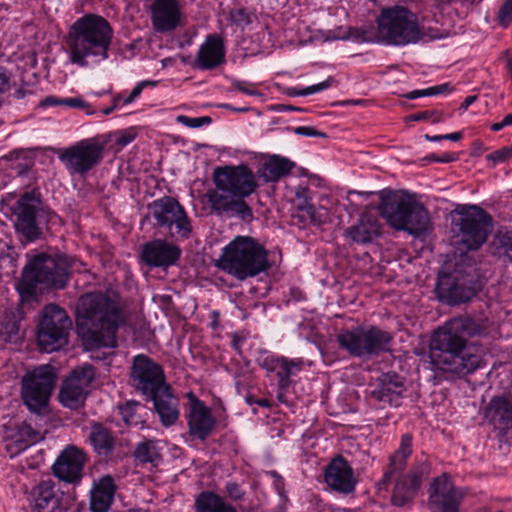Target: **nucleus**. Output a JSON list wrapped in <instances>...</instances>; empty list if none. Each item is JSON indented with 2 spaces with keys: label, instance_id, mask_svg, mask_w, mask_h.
Segmentation results:
<instances>
[{
  "label": "nucleus",
  "instance_id": "nucleus-1",
  "mask_svg": "<svg viewBox=\"0 0 512 512\" xmlns=\"http://www.w3.org/2000/svg\"><path fill=\"white\" fill-rule=\"evenodd\" d=\"M485 333L483 321L469 316L446 322L431 339L429 358L432 369L456 376L473 373L480 367L482 357L467 339Z\"/></svg>",
  "mask_w": 512,
  "mask_h": 512
},
{
  "label": "nucleus",
  "instance_id": "nucleus-2",
  "mask_svg": "<svg viewBox=\"0 0 512 512\" xmlns=\"http://www.w3.org/2000/svg\"><path fill=\"white\" fill-rule=\"evenodd\" d=\"M76 327L87 350L117 346V331L126 315L114 292H90L77 302Z\"/></svg>",
  "mask_w": 512,
  "mask_h": 512
},
{
  "label": "nucleus",
  "instance_id": "nucleus-3",
  "mask_svg": "<svg viewBox=\"0 0 512 512\" xmlns=\"http://www.w3.org/2000/svg\"><path fill=\"white\" fill-rule=\"evenodd\" d=\"M212 179L215 187L205 193L211 213L251 221L253 212L245 198L254 193L258 186L253 171L244 164L218 166L213 171Z\"/></svg>",
  "mask_w": 512,
  "mask_h": 512
},
{
  "label": "nucleus",
  "instance_id": "nucleus-4",
  "mask_svg": "<svg viewBox=\"0 0 512 512\" xmlns=\"http://www.w3.org/2000/svg\"><path fill=\"white\" fill-rule=\"evenodd\" d=\"M113 34L110 23L100 15L90 13L78 18L65 37L69 61L79 67H87L88 58L106 60Z\"/></svg>",
  "mask_w": 512,
  "mask_h": 512
},
{
  "label": "nucleus",
  "instance_id": "nucleus-5",
  "mask_svg": "<svg viewBox=\"0 0 512 512\" xmlns=\"http://www.w3.org/2000/svg\"><path fill=\"white\" fill-rule=\"evenodd\" d=\"M412 441L411 433L401 436L399 447L389 457V464L379 482L380 486L387 488L392 477L398 475L391 495V504L395 507L410 505L418 494L423 480L430 474V466L425 461L415 463L406 474H402L413 451Z\"/></svg>",
  "mask_w": 512,
  "mask_h": 512
},
{
  "label": "nucleus",
  "instance_id": "nucleus-6",
  "mask_svg": "<svg viewBox=\"0 0 512 512\" xmlns=\"http://www.w3.org/2000/svg\"><path fill=\"white\" fill-rule=\"evenodd\" d=\"M217 266L243 281L271 268L268 251L250 236H237L223 248Z\"/></svg>",
  "mask_w": 512,
  "mask_h": 512
},
{
  "label": "nucleus",
  "instance_id": "nucleus-7",
  "mask_svg": "<svg viewBox=\"0 0 512 512\" xmlns=\"http://www.w3.org/2000/svg\"><path fill=\"white\" fill-rule=\"evenodd\" d=\"M380 198L379 214L391 227L415 236L428 231L430 219L423 205L398 191H382Z\"/></svg>",
  "mask_w": 512,
  "mask_h": 512
},
{
  "label": "nucleus",
  "instance_id": "nucleus-8",
  "mask_svg": "<svg viewBox=\"0 0 512 512\" xmlns=\"http://www.w3.org/2000/svg\"><path fill=\"white\" fill-rule=\"evenodd\" d=\"M376 23L377 40L387 45L415 44L425 35L417 15L401 5L382 9Z\"/></svg>",
  "mask_w": 512,
  "mask_h": 512
},
{
  "label": "nucleus",
  "instance_id": "nucleus-9",
  "mask_svg": "<svg viewBox=\"0 0 512 512\" xmlns=\"http://www.w3.org/2000/svg\"><path fill=\"white\" fill-rule=\"evenodd\" d=\"M452 220L454 243L461 252L477 251L487 241L493 229V218L477 205L456 209Z\"/></svg>",
  "mask_w": 512,
  "mask_h": 512
},
{
  "label": "nucleus",
  "instance_id": "nucleus-10",
  "mask_svg": "<svg viewBox=\"0 0 512 512\" xmlns=\"http://www.w3.org/2000/svg\"><path fill=\"white\" fill-rule=\"evenodd\" d=\"M336 341L339 348L350 356L371 359L391 351L393 336L375 325H358L351 329H342L336 335Z\"/></svg>",
  "mask_w": 512,
  "mask_h": 512
},
{
  "label": "nucleus",
  "instance_id": "nucleus-11",
  "mask_svg": "<svg viewBox=\"0 0 512 512\" xmlns=\"http://www.w3.org/2000/svg\"><path fill=\"white\" fill-rule=\"evenodd\" d=\"M70 263L66 256L36 255L24 267L22 285L27 293H33L37 286L46 289H63L69 279Z\"/></svg>",
  "mask_w": 512,
  "mask_h": 512
},
{
  "label": "nucleus",
  "instance_id": "nucleus-12",
  "mask_svg": "<svg viewBox=\"0 0 512 512\" xmlns=\"http://www.w3.org/2000/svg\"><path fill=\"white\" fill-rule=\"evenodd\" d=\"M40 195L35 190L24 192L15 202L12 214L14 227L25 242H33L42 236V226L53 222L57 215L49 208L40 207Z\"/></svg>",
  "mask_w": 512,
  "mask_h": 512
},
{
  "label": "nucleus",
  "instance_id": "nucleus-13",
  "mask_svg": "<svg viewBox=\"0 0 512 512\" xmlns=\"http://www.w3.org/2000/svg\"><path fill=\"white\" fill-rule=\"evenodd\" d=\"M71 328L72 321L63 308L46 305L37 325L36 340L40 350L51 353L67 345Z\"/></svg>",
  "mask_w": 512,
  "mask_h": 512
},
{
  "label": "nucleus",
  "instance_id": "nucleus-14",
  "mask_svg": "<svg viewBox=\"0 0 512 512\" xmlns=\"http://www.w3.org/2000/svg\"><path fill=\"white\" fill-rule=\"evenodd\" d=\"M154 226L165 229L171 237L188 239L192 234V224L184 207L177 199L163 196L148 205Z\"/></svg>",
  "mask_w": 512,
  "mask_h": 512
},
{
  "label": "nucleus",
  "instance_id": "nucleus-15",
  "mask_svg": "<svg viewBox=\"0 0 512 512\" xmlns=\"http://www.w3.org/2000/svg\"><path fill=\"white\" fill-rule=\"evenodd\" d=\"M105 143L98 138H87L59 149V160L70 175L85 176L101 163L104 158Z\"/></svg>",
  "mask_w": 512,
  "mask_h": 512
},
{
  "label": "nucleus",
  "instance_id": "nucleus-16",
  "mask_svg": "<svg viewBox=\"0 0 512 512\" xmlns=\"http://www.w3.org/2000/svg\"><path fill=\"white\" fill-rule=\"evenodd\" d=\"M55 383V374L49 366L34 369L22 378L21 397L32 412L47 406Z\"/></svg>",
  "mask_w": 512,
  "mask_h": 512
},
{
  "label": "nucleus",
  "instance_id": "nucleus-17",
  "mask_svg": "<svg viewBox=\"0 0 512 512\" xmlns=\"http://www.w3.org/2000/svg\"><path fill=\"white\" fill-rule=\"evenodd\" d=\"M130 380L133 387L149 396L168 385L163 367L145 354L133 357L130 368Z\"/></svg>",
  "mask_w": 512,
  "mask_h": 512
},
{
  "label": "nucleus",
  "instance_id": "nucleus-18",
  "mask_svg": "<svg viewBox=\"0 0 512 512\" xmlns=\"http://www.w3.org/2000/svg\"><path fill=\"white\" fill-rule=\"evenodd\" d=\"M463 497V492L443 474L430 484L428 506L431 512H459Z\"/></svg>",
  "mask_w": 512,
  "mask_h": 512
},
{
  "label": "nucleus",
  "instance_id": "nucleus-19",
  "mask_svg": "<svg viewBox=\"0 0 512 512\" xmlns=\"http://www.w3.org/2000/svg\"><path fill=\"white\" fill-rule=\"evenodd\" d=\"M95 378L92 365H86L80 369H75L70 376L63 382L60 392V402L70 409H77L83 403L87 395L86 389Z\"/></svg>",
  "mask_w": 512,
  "mask_h": 512
},
{
  "label": "nucleus",
  "instance_id": "nucleus-20",
  "mask_svg": "<svg viewBox=\"0 0 512 512\" xmlns=\"http://www.w3.org/2000/svg\"><path fill=\"white\" fill-rule=\"evenodd\" d=\"M369 397L381 407H399L406 391L403 377L393 371L381 373L371 384Z\"/></svg>",
  "mask_w": 512,
  "mask_h": 512
},
{
  "label": "nucleus",
  "instance_id": "nucleus-21",
  "mask_svg": "<svg viewBox=\"0 0 512 512\" xmlns=\"http://www.w3.org/2000/svg\"><path fill=\"white\" fill-rule=\"evenodd\" d=\"M87 460V455L82 449L69 445L62 450L53 464V474L61 481L78 484L83 478V469Z\"/></svg>",
  "mask_w": 512,
  "mask_h": 512
},
{
  "label": "nucleus",
  "instance_id": "nucleus-22",
  "mask_svg": "<svg viewBox=\"0 0 512 512\" xmlns=\"http://www.w3.org/2000/svg\"><path fill=\"white\" fill-rule=\"evenodd\" d=\"M179 246L163 239H155L142 245L141 261L150 268H168L177 263L181 256Z\"/></svg>",
  "mask_w": 512,
  "mask_h": 512
},
{
  "label": "nucleus",
  "instance_id": "nucleus-23",
  "mask_svg": "<svg viewBox=\"0 0 512 512\" xmlns=\"http://www.w3.org/2000/svg\"><path fill=\"white\" fill-rule=\"evenodd\" d=\"M189 413L187 415V424L190 436L205 441L212 433L216 420L211 414L204 402L198 399L193 393L188 394Z\"/></svg>",
  "mask_w": 512,
  "mask_h": 512
},
{
  "label": "nucleus",
  "instance_id": "nucleus-24",
  "mask_svg": "<svg viewBox=\"0 0 512 512\" xmlns=\"http://www.w3.org/2000/svg\"><path fill=\"white\" fill-rule=\"evenodd\" d=\"M435 292L440 301L449 305H458L471 300L476 291L465 283L464 279H458L451 274L439 275Z\"/></svg>",
  "mask_w": 512,
  "mask_h": 512
},
{
  "label": "nucleus",
  "instance_id": "nucleus-25",
  "mask_svg": "<svg viewBox=\"0 0 512 512\" xmlns=\"http://www.w3.org/2000/svg\"><path fill=\"white\" fill-rule=\"evenodd\" d=\"M324 481L331 489L343 494L352 493L357 484L352 467L342 455H337L325 467Z\"/></svg>",
  "mask_w": 512,
  "mask_h": 512
},
{
  "label": "nucleus",
  "instance_id": "nucleus-26",
  "mask_svg": "<svg viewBox=\"0 0 512 512\" xmlns=\"http://www.w3.org/2000/svg\"><path fill=\"white\" fill-rule=\"evenodd\" d=\"M224 40L218 34H209L200 45L194 67L199 70H213L225 63Z\"/></svg>",
  "mask_w": 512,
  "mask_h": 512
},
{
  "label": "nucleus",
  "instance_id": "nucleus-27",
  "mask_svg": "<svg viewBox=\"0 0 512 512\" xmlns=\"http://www.w3.org/2000/svg\"><path fill=\"white\" fill-rule=\"evenodd\" d=\"M35 512H66L67 504L56 490L52 480H43L32 490Z\"/></svg>",
  "mask_w": 512,
  "mask_h": 512
},
{
  "label": "nucleus",
  "instance_id": "nucleus-28",
  "mask_svg": "<svg viewBox=\"0 0 512 512\" xmlns=\"http://www.w3.org/2000/svg\"><path fill=\"white\" fill-rule=\"evenodd\" d=\"M483 415L487 422L502 434L512 429V403L504 396L492 397L485 406Z\"/></svg>",
  "mask_w": 512,
  "mask_h": 512
},
{
  "label": "nucleus",
  "instance_id": "nucleus-29",
  "mask_svg": "<svg viewBox=\"0 0 512 512\" xmlns=\"http://www.w3.org/2000/svg\"><path fill=\"white\" fill-rule=\"evenodd\" d=\"M151 15L156 31H172L180 22L179 3L177 0H154L151 6Z\"/></svg>",
  "mask_w": 512,
  "mask_h": 512
},
{
  "label": "nucleus",
  "instance_id": "nucleus-30",
  "mask_svg": "<svg viewBox=\"0 0 512 512\" xmlns=\"http://www.w3.org/2000/svg\"><path fill=\"white\" fill-rule=\"evenodd\" d=\"M152 401L155 411L159 415L163 426L170 427L179 419V400L173 394L169 385L159 389L155 394L148 396Z\"/></svg>",
  "mask_w": 512,
  "mask_h": 512
},
{
  "label": "nucleus",
  "instance_id": "nucleus-31",
  "mask_svg": "<svg viewBox=\"0 0 512 512\" xmlns=\"http://www.w3.org/2000/svg\"><path fill=\"white\" fill-rule=\"evenodd\" d=\"M301 360H289L283 356H267L263 359L261 366L267 372H274L277 377L278 390L287 391L292 381L291 376L301 370Z\"/></svg>",
  "mask_w": 512,
  "mask_h": 512
},
{
  "label": "nucleus",
  "instance_id": "nucleus-32",
  "mask_svg": "<svg viewBox=\"0 0 512 512\" xmlns=\"http://www.w3.org/2000/svg\"><path fill=\"white\" fill-rule=\"evenodd\" d=\"M114 479L104 475L94 482L90 496V509L92 512H107L114 500L116 491Z\"/></svg>",
  "mask_w": 512,
  "mask_h": 512
},
{
  "label": "nucleus",
  "instance_id": "nucleus-33",
  "mask_svg": "<svg viewBox=\"0 0 512 512\" xmlns=\"http://www.w3.org/2000/svg\"><path fill=\"white\" fill-rule=\"evenodd\" d=\"M489 253L504 265L512 263V227H501L494 233Z\"/></svg>",
  "mask_w": 512,
  "mask_h": 512
},
{
  "label": "nucleus",
  "instance_id": "nucleus-34",
  "mask_svg": "<svg viewBox=\"0 0 512 512\" xmlns=\"http://www.w3.org/2000/svg\"><path fill=\"white\" fill-rule=\"evenodd\" d=\"M380 234V225L377 219L368 213L362 214L355 225L346 230V235L356 243L371 242Z\"/></svg>",
  "mask_w": 512,
  "mask_h": 512
},
{
  "label": "nucleus",
  "instance_id": "nucleus-35",
  "mask_svg": "<svg viewBox=\"0 0 512 512\" xmlns=\"http://www.w3.org/2000/svg\"><path fill=\"white\" fill-rule=\"evenodd\" d=\"M89 440L99 456L108 457L114 450L115 437L110 429L100 423L91 426Z\"/></svg>",
  "mask_w": 512,
  "mask_h": 512
},
{
  "label": "nucleus",
  "instance_id": "nucleus-36",
  "mask_svg": "<svg viewBox=\"0 0 512 512\" xmlns=\"http://www.w3.org/2000/svg\"><path fill=\"white\" fill-rule=\"evenodd\" d=\"M196 512H237L235 507L212 491L201 492L195 500Z\"/></svg>",
  "mask_w": 512,
  "mask_h": 512
},
{
  "label": "nucleus",
  "instance_id": "nucleus-37",
  "mask_svg": "<svg viewBox=\"0 0 512 512\" xmlns=\"http://www.w3.org/2000/svg\"><path fill=\"white\" fill-rule=\"evenodd\" d=\"M295 164L288 158L272 155L263 165V176L268 182H276L288 175Z\"/></svg>",
  "mask_w": 512,
  "mask_h": 512
},
{
  "label": "nucleus",
  "instance_id": "nucleus-38",
  "mask_svg": "<svg viewBox=\"0 0 512 512\" xmlns=\"http://www.w3.org/2000/svg\"><path fill=\"white\" fill-rule=\"evenodd\" d=\"M134 457L141 463H154L160 459L159 449L154 440L145 439L137 444Z\"/></svg>",
  "mask_w": 512,
  "mask_h": 512
},
{
  "label": "nucleus",
  "instance_id": "nucleus-39",
  "mask_svg": "<svg viewBox=\"0 0 512 512\" xmlns=\"http://www.w3.org/2000/svg\"><path fill=\"white\" fill-rule=\"evenodd\" d=\"M39 434L34 431L29 425L23 424L19 427L18 432L14 437V445L16 452H20L37 442Z\"/></svg>",
  "mask_w": 512,
  "mask_h": 512
},
{
  "label": "nucleus",
  "instance_id": "nucleus-40",
  "mask_svg": "<svg viewBox=\"0 0 512 512\" xmlns=\"http://www.w3.org/2000/svg\"><path fill=\"white\" fill-rule=\"evenodd\" d=\"M139 403L136 401H128L124 405L119 406V413L123 422L128 426H137L141 420L136 413Z\"/></svg>",
  "mask_w": 512,
  "mask_h": 512
},
{
  "label": "nucleus",
  "instance_id": "nucleus-41",
  "mask_svg": "<svg viewBox=\"0 0 512 512\" xmlns=\"http://www.w3.org/2000/svg\"><path fill=\"white\" fill-rule=\"evenodd\" d=\"M335 83V80L333 77H328L323 82H320L315 85H311L306 88L298 89V88H290L288 91V95L290 96H307L311 95L320 91H323L325 89L330 88Z\"/></svg>",
  "mask_w": 512,
  "mask_h": 512
},
{
  "label": "nucleus",
  "instance_id": "nucleus-42",
  "mask_svg": "<svg viewBox=\"0 0 512 512\" xmlns=\"http://www.w3.org/2000/svg\"><path fill=\"white\" fill-rule=\"evenodd\" d=\"M13 77V73L6 66L0 65V107L3 104V96L12 87Z\"/></svg>",
  "mask_w": 512,
  "mask_h": 512
},
{
  "label": "nucleus",
  "instance_id": "nucleus-43",
  "mask_svg": "<svg viewBox=\"0 0 512 512\" xmlns=\"http://www.w3.org/2000/svg\"><path fill=\"white\" fill-rule=\"evenodd\" d=\"M177 122L183 124L186 127L189 128H199L204 125H209L212 122V119L210 116H202V117H196L191 118L185 115H179L177 117Z\"/></svg>",
  "mask_w": 512,
  "mask_h": 512
},
{
  "label": "nucleus",
  "instance_id": "nucleus-44",
  "mask_svg": "<svg viewBox=\"0 0 512 512\" xmlns=\"http://www.w3.org/2000/svg\"><path fill=\"white\" fill-rule=\"evenodd\" d=\"M512 158V147H502L486 156L487 161L492 162V167Z\"/></svg>",
  "mask_w": 512,
  "mask_h": 512
},
{
  "label": "nucleus",
  "instance_id": "nucleus-45",
  "mask_svg": "<svg viewBox=\"0 0 512 512\" xmlns=\"http://www.w3.org/2000/svg\"><path fill=\"white\" fill-rule=\"evenodd\" d=\"M498 22L502 27H507L512 20V0H505L498 11Z\"/></svg>",
  "mask_w": 512,
  "mask_h": 512
},
{
  "label": "nucleus",
  "instance_id": "nucleus-46",
  "mask_svg": "<svg viewBox=\"0 0 512 512\" xmlns=\"http://www.w3.org/2000/svg\"><path fill=\"white\" fill-rule=\"evenodd\" d=\"M157 81L153 80H145L138 82L136 86L132 89L130 94L122 100V105H128L132 103L140 94L142 93L143 89L147 86H156Z\"/></svg>",
  "mask_w": 512,
  "mask_h": 512
},
{
  "label": "nucleus",
  "instance_id": "nucleus-47",
  "mask_svg": "<svg viewBox=\"0 0 512 512\" xmlns=\"http://www.w3.org/2000/svg\"><path fill=\"white\" fill-rule=\"evenodd\" d=\"M231 20L234 24L237 26H247L251 23V15L250 13L244 9V8H238L234 9L230 13Z\"/></svg>",
  "mask_w": 512,
  "mask_h": 512
},
{
  "label": "nucleus",
  "instance_id": "nucleus-48",
  "mask_svg": "<svg viewBox=\"0 0 512 512\" xmlns=\"http://www.w3.org/2000/svg\"><path fill=\"white\" fill-rule=\"evenodd\" d=\"M298 210L305 213V215L312 223L320 224L322 222L320 216L317 213L316 207L309 203L306 199L298 205Z\"/></svg>",
  "mask_w": 512,
  "mask_h": 512
},
{
  "label": "nucleus",
  "instance_id": "nucleus-49",
  "mask_svg": "<svg viewBox=\"0 0 512 512\" xmlns=\"http://www.w3.org/2000/svg\"><path fill=\"white\" fill-rule=\"evenodd\" d=\"M408 118L413 121L430 120L432 123H438L443 120L442 113L438 111H422L412 114Z\"/></svg>",
  "mask_w": 512,
  "mask_h": 512
},
{
  "label": "nucleus",
  "instance_id": "nucleus-50",
  "mask_svg": "<svg viewBox=\"0 0 512 512\" xmlns=\"http://www.w3.org/2000/svg\"><path fill=\"white\" fill-rule=\"evenodd\" d=\"M65 106L83 109L89 115L95 112L91 105L81 97L65 98Z\"/></svg>",
  "mask_w": 512,
  "mask_h": 512
},
{
  "label": "nucleus",
  "instance_id": "nucleus-51",
  "mask_svg": "<svg viewBox=\"0 0 512 512\" xmlns=\"http://www.w3.org/2000/svg\"><path fill=\"white\" fill-rule=\"evenodd\" d=\"M293 132L296 135L305 136V137H321V138L327 137V135L324 132H321L311 126L295 127V128H293Z\"/></svg>",
  "mask_w": 512,
  "mask_h": 512
},
{
  "label": "nucleus",
  "instance_id": "nucleus-52",
  "mask_svg": "<svg viewBox=\"0 0 512 512\" xmlns=\"http://www.w3.org/2000/svg\"><path fill=\"white\" fill-rule=\"evenodd\" d=\"M232 87L246 95L254 96L259 94L254 88V85L246 81L234 80L232 82Z\"/></svg>",
  "mask_w": 512,
  "mask_h": 512
},
{
  "label": "nucleus",
  "instance_id": "nucleus-53",
  "mask_svg": "<svg viewBox=\"0 0 512 512\" xmlns=\"http://www.w3.org/2000/svg\"><path fill=\"white\" fill-rule=\"evenodd\" d=\"M225 490L228 496L234 501L241 500L245 494L240 485L236 482H228L225 486Z\"/></svg>",
  "mask_w": 512,
  "mask_h": 512
},
{
  "label": "nucleus",
  "instance_id": "nucleus-54",
  "mask_svg": "<svg viewBox=\"0 0 512 512\" xmlns=\"http://www.w3.org/2000/svg\"><path fill=\"white\" fill-rule=\"evenodd\" d=\"M115 142L117 145L124 147L135 139V134L131 131L122 130L117 132Z\"/></svg>",
  "mask_w": 512,
  "mask_h": 512
},
{
  "label": "nucleus",
  "instance_id": "nucleus-55",
  "mask_svg": "<svg viewBox=\"0 0 512 512\" xmlns=\"http://www.w3.org/2000/svg\"><path fill=\"white\" fill-rule=\"evenodd\" d=\"M452 90L453 89L449 83H444V84H440V85H436V86L427 88V92H428L429 96L444 94L447 92H451Z\"/></svg>",
  "mask_w": 512,
  "mask_h": 512
},
{
  "label": "nucleus",
  "instance_id": "nucleus-56",
  "mask_svg": "<svg viewBox=\"0 0 512 512\" xmlns=\"http://www.w3.org/2000/svg\"><path fill=\"white\" fill-rule=\"evenodd\" d=\"M41 107L65 105V99L56 96H47L39 104Z\"/></svg>",
  "mask_w": 512,
  "mask_h": 512
},
{
  "label": "nucleus",
  "instance_id": "nucleus-57",
  "mask_svg": "<svg viewBox=\"0 0 512 512\" xmlns=\"http://www.w3.org/2000/svg\"><path fill=\"white\" fill-rule=\"evenodd\" d=\"M246 401L249 404H256L258 406L265 407V408L271 407L270 401L266 398H257L256 399L253 396H247Z\"/></svg>",
  "mask_w": 512,
  "mask_h": 512
},
{
  "label": "nucleus",
  "instance_id": "nucleus-58",
  "mask_svg": "<svg viewBox=\"0 0 512 512\" xmlns=\"http://www.w3.org/2000/svg\"><path fill=\"white\" fill-rule=\"evenodd\" d=\"M458 159L457 154L455 153H444L442 156L438 157L439 163H450L456 161Z\"/></svg>",
  "mask_w": 512,
  "mask_h": 512
},
{
  "label": "nucleus",
  "instance_id": "nucleus-59",
  "mask_svg": "<svg viewBox=\"0 0 512 512\" xmlns=\"http://www.w3.org/2000/svg\"><path fill=\"white\" fill-rule=\"evenodd\" d=\"M477 99V96L475 95H470V96H467L464 101L461 103L459 109L462 110V111H466L468 109V107L474 103Z\"/></svg>",
  "mask_w": 512,
  "mask_h": 512
},
{
  "label": "nucleus",
  "instance_id": "nucleus-60",
  "mask_svg": "<svg viewBox=\"0 0 512 512\" xmlns=\"http://www.w3.org/2000/svg\"><path fill=\"white\" fill-rule=\"evenodd\" d=\"M408 99H416L418 97H422V96H429L428 92H427V89H423V90H414V91H411L409 93H407L405 95Z\"/></svg>",
  "mask_w": 512,
  "mask_h": 512
},
{
  "label": "nucleus",
  "instance_id": "nucleus-61",
  "mask_svg": "<svg viewBox=\"0 0 512 512\" xmlns=\"http://www.w3.org/2000/svg\"><path fill=\"white\" fill-rule=\"evenodd\" d=\"M121 100V96L118 95L116 96L114 99H113V104L105 109L102 110V113L104 115H109L110 113H112L118 106V103L119 101Z\"/></svg>",
  "mask_w": 512,
  "mask_h": 512
},
{
  "label": "nucleus",
  "instance_id": "nucleus-62",
  "mask_svg": "<svg viewBox=\"0 0 512 512\" xmlns=\"http://www.w3.org/2000/svg\"><path fill=\"white\" fill-rule=\"evenodd\" d=\"M462 137H463L462 132H454V133L444 135L445 140H450V141H459L460 139H462Z\"/></svg>",
  "mask_w": 512,
  "mask_h": 512
},
{
  "label": "nucleus",
  "instance_id": "nucleus-63",
  "mask_svg": "<svg viewBox=\"0 0 512 512\" xmlns=\"http://www.w3.org/2000/svg\"><path fill=\"white\" fill-rule=\"evenodd\" d=\"M425 138H426L428 141H431V142H439V141L445 140L444 135H434V136H430V135L426 134V135H425Z\"/></svg>",
  "mask_w": 512,
  "mask_h": 512
},
{
  "label": "nucleus",
  "instance_id": "nucleus-64",
  "mask_svg": "<svg viewBox=\"0 0 512 512\" xmlns=\"http://www.w3.org/2000/svg\"><path fill=\"white\" fill-rule=\"evenodd\" d=\"M506 125L504 124V121L502 120L501 122H498V123H494L491 125V130L492 131H500L501 129H503Z\"/></svg>",
  "mask_w": 512,
  "mask_h": 512
}]
</instances>
